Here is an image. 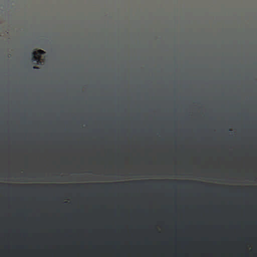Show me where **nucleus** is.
<instances>
[{"label":"nucleus","instance_id":"1","mask_svg":"<svg viewBox=\"0 0 257 257\" xmlns=\"http://www.w3.org/2000/svg\"><path fill=\"white\" fill-rule=\"evenodd\" d=\"M45 54V51L42 50H38L37 51L33 52L32 61L35 65H40L41 64V57L42 55Z\"/></svg>","mask_w":257,"mask_h":257},{"label":"nucleus","instance_id":"2","mask_svg":"<svg viewBox=\"0 0 257 257\" xmlns=\"http://www.w3.org/2000/svg\"><path fill=\"white\" fill-rule=\"evenodd\" d=\"M125 183H90V185L95 186H99L101 187H105L106 188H111L112 186H120L124 185Z\"/></svg>","mask_w":257,"mask_h":257},{"label":"nucleus","instance_id":"3","mask_svg":"<svg viewBox=\"0 0 257 257\" xmlns=\"http://www.w3.org/2000/svg\"><path fill=\"white\" fill-rule=\"evenodd\" d=\"M175 182L180 183V184H191V183H199L201 185L205 184V183L203 182H198L197 181H192V180H179V181H176Z\"/></svg>","mask_w":257,"mask_h":257},{"label":"nucleus","instance_id":"4","mask_svg":"<svg viewBox=\"0 0 257 257\" xmlns=\"http://www.w3.org/2000/svg\"><path fill=\"white\" fill-rule=\"evenodd\" d=\"M153 182V180H136L128 181V183H136L140 185H143L145 183H148Z\"/></svg>","mask_w":257,"mask_h":257},{"label":"nucleus","instance_id":"5","mask_svg":"<svg viewBox=\"0 0 257 257\" xmlns=\"http://www.w3.org/2000/svg\"><path fill=\"white\" fill-rule=\"evenodd\" d=\"M22 187L26 189H35L36 187V185L35 184H29V185H26L25 186H22Z\"/></svg>","mask_w":257,"mask_h":257},{"label":"nucleus","instance_id":"6","mask_svg":"<svg viewBox=\"0 0 257 257\" xmlns=\"http://www.w3.org/2000/svg\"><path fill=\"white\" fill-rule=\"evenodd\" d=\"M56 186L58 188H60L61 189H63V190H64L65 189H66L67 187H69V185L68 184H57L56 185Z\"/></svg>","mask_w":257,"mask_h":257},{"label":"nucleus","instance_id":"7","mask_svg":"<svg viewBox=\"0 0 257 257\" xmlns=\"http://www.w3.org/2000/svg\"><path fill=\"white\" fill-rule=\"evenodd\" d=\"M74 186H75L76 187H83V185L81 184H76L74 185Z\"/></svg>","mask_w":257,"mask_h":257},{"label":"nucleus","instance_id":"8","mask_svg":"<svg viewBox=\"0 0 257 257\" xmlns=\"http://www.w3.org/2000/svg\"><path fill=\"white\" fill-rule=\"evenodd\" d=\"M33 68L34 69H38V67H36V66L33 67Z\"/></svg>","mask_w":257,"mask_h":257},{"label":"nucleus","instance_id":"9","mask_svg":"<svg viewBox=\"0 0 257 257\" xmlns=\"http://www.w3.org/2000/svg\"><path fill=\"white\" fill-rule=\"evenodd\" d=\"M45 186L46 187H47L48 186V185H45Z\"/></svg>","mask_w":257,"mask_h":257}]
</instances>
